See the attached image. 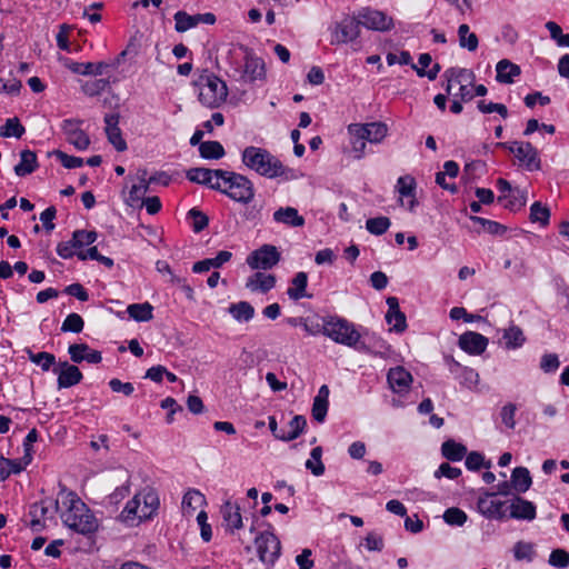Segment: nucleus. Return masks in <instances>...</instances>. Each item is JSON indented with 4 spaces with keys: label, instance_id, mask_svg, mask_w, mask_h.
I'll use <instances>...</instances> for the list:
<instances>
[{
    "label": "nucleus",
    "instance_id": "obj_1",
    "mask_svg": "<svg viewBox=\"0 0 569 569\" xmlns=\"http://www.w3.org/2000/svg\"><path fill=\"white\" fill-rule=\"evenodd\" d=\"M62 505L67 506V510L61 512V519L67 527L81 535H89L98 529L96 517L74 493L63 495Z\"/></svg>",
    "mask_w": 569,
    "mask_h": 569
},
{
    "label": "nucleus",
    "instance_id": "obj_2",
    "mask_svg": "<svg viewBox=\"0 0 569 569\" xmlns=\"http://www.w3.org/2000/svg\"><path fill=\"white\" fill-rule=\"evenodd\" d=\"M242 163L261 177L274 179L286 173L282 162L267 149L249 146L241 153Z\"/></svg>",
    "mask_w": 569,
    "mask_h": 569
},
{
    "label": "nucleus",
    "instance_id": "obj_3",
    "mask_svg": "<svg viewBox=\"0 0 569 569\" xmlns=\"http://www.w3.org/2000/svg\"><path fill=\"white\" fill-rule=\"evenodd\" d=\"M158 508V495L151 489H143L126 503L119 518L122 522L134 526L143 520L151 519Z\"/></svg>",
    "mask_w": 569,
    "mask_h": 569
},
{
    "label": "nucleus",
    "instance_id": "obj_4",
    "mask_svg": "<svg viewBox=\"0 0 569 569\" xmlns=\"http://www.w3.org/2000/svg\"><path fill=\"white\" fill-rule=\"evenodd\" d=\"M217 190L228 196L233 201L247 204L254 198L253 183L243 174L223 170L213 186Z\"/></svg>",
    "mask_w": 569,
    "mask_h": 569
},
{
    "label": "nucleus",
    "instance_id": "obj_5",
    "mask_svg": "<svg viewBox=\"0 0 569 569\" xmlns=\"http://www.w3.org/2000/svg\"><path fill=\"white\" fill-rule=\"evenodd\" d=\"M200 103L207 108H219L228 97V87L214 73L203 70L194 80Z\"/></svg>",
    "mask_w": 569,
    "mask_h": 569
},
{
    "label": "nucleus",
    "instance_id": "obj_6",
    "mask_svg": "<svg viewBox=\"0 0 569 569\" xmlns=\"http://www.w3.org/2000/svg\"><path fill=\"white\" fill-rule=\"evenodd\" d=\"M322 335L336 343L353 349L359 339L362 338L352 322L338 316H329L322 319Z\"/></svg>",
    "mask_w": 569,
    "mask_h": 569
},
{
    "label": "nucleus",
    "instance_id": "obj_7",
    "mask_svg": "<svg viewBox=\"0 0 569 569\" xmlns=\"http://www.w3.org/2000/svg\"><path fill=\"white\" fill-rule=\"evenodd\" d=\"M156 181V177L148 178V171L144 168L138 169L136 176H128L126 188L122 191L126 204L132 208L142 207L150 184Z\"/></svg>",
    "mask_w": 569,
    "mask_h": 569
},
{
    "label": "nucleus",
    "instance_id": "obj_8",
    "mask_svg": "<svg viewBox=\"0 0 569 569\" xmlns=\"http://www.w3.org/2000/svg\"><path fill=\"white\" fill-rule=\"evenodd\" d=\"M443 77L447 80V93H450L452 87L458 84L459 90L455 93V97L465 102L473 99L475 73L471 70L465 68H450L445 71Z\"/></svg>",
    "mask_w": 569,
    "mask_h": 569
},
{
    "label": "nucleus",
    "instance_id": "obj_9",
    "mask_svg": "<svg viewBox=\"0 0 569 569\" xmlns=\"http://www.w3.org/2000/svg\"><path fill=\"white\" fill-rule=\"evenodd\" d=\"M496 146L511 152L519 164L525 167L528 171H538L541 169L539 152L530 142H498Z\"/></svg>",
    "mask_w": 569,
    "mask_h": 569
},
{
    "label": "nucleus",
    "instance_id": "obj_10",
    "mask_svg": "<svg viewBox=\"0 0 569 569\" xmlns=\"http://www.w3.org/2000/svg\"><path fill=\"white\" fill-rule=\"evenodd\" d=\"M360 34V23L357 14L345 16L330 28L331 44L351 43Z\"/></svg>",
    "mask_w": 569,
    "mask_h": 569
},
{
    "label": "nucleus",
    "instance_id": "obj_11",
    "mask_svg": "<svg viewBox=\"0 0 569 569\" xmlns=\"http://www.w3.org/2000/svg\"><path fill=\"white\" fill-rule=\"evenodd\" d=\"M254 545L259 560L268 566H273L281 555L280 540L272 531L260 532Z\"/></svg>",
    "mask_w": 569,
    "mask_h": 569
},
{
    "label": "nucleus",
    "instance_id": "obj_12",
    "mask_svg": "<svg viewBox=\"0 0 569 569\" xmlns=\"http://www.w3.org/2000/svg\"><path fill=\"white\" fill-rule=\"evenodd\" d=\"M280 252L276 246L263 244L259 249L253 250L247 257V264L253 270L272 269L280 261Z\"/></svg>",
    "mask_w": 569,
    "mask_h": 569
},
{
    "label": "nucleus",
    "instance_id": "obj_13",
    "mask_svg": "<svg viewBox=\"0 0 569 569\" xmlns=\"http://www.w3.org/2000/svg\"><path fill=\"white\" fill-rule=\"evenodd\" d=\"M360 27L376 31H388L393 28L392 18L388 17L381 11L370 8H362L357 13Z\"/></svg>",
    "mask_w": 569,
    "mask_h": 569
},
{
    "label": "nucleus",
    "instance_id": "obj_14",
    "mask_svg": "<svg viewBox=\"0 0 569 569\" xmlns=\"http://www.w3.org/2000/svg\"><path fill=\"white\" fill-rule=\"evenodd\" d=\"M351 137H359L371 143H380L387 136L388 127L382 122L352 123L348 127Z\"/></svg>",
    "mask_w": 569,
    "mask_h": 569
},
{
    "label": "nucleus",
    "instance_id": "obj_15",
    "mask_svg": "<svg viewBox=\"0 0 569 569\" xmlns=\"http://www.w3.org/2000/svg\"><path fill=\"white\" fill-rule=\"evenodd\" d=\"M355 349L358 352L367 353L375 357L386 358L390 352V347L387 342L375 333L366 332L362 338L359 339L358 345Z\"/></svg>",
    "mask_w": 569,
    "mask_h": 569
},
{
    "label": "nucleus",
    "instance_id": "obj_16",
    "mask_svg": "<svg viewBox=\"0 0 569 569\" xmlns=\"http://www.w3.org/2000/svg\"><path fill=\"white\" fill-rule=\"evenodd\" d=\"M62 131L69 143L78 150H86L90 144L88 134L81 129V121L67 119L62 122Z\"/></svg>",
    "mask_w": 569,
    "mask_h": 569
},
{
    "label": "nucleus",
    "instance_id": "obj_17",
    "mask_svg": "<svg viewBox=\"0 0 569 569\" xmlns=\"http://www.w3.org/2000/svg\"><path fill=\"white\" fill-rule=\"evenodd\" d=\"M53 372L58 376L57 382L59 389H66L78 385L83 376L79 368L70 365L68 361H60L53 367Z\"/></svg>",
    "mask_w": 569,
    "mask_h": 569
},
{
    "label": "nucleus",
    "instance_id": "obj_18",
    "mask_svg": "<svg viewBox=\"0 0 569 569\" xmlns=\"http://www.w3.org/2000/svg\"><path fill=\"white\" fill-rule=\"evenodd\" d=\"M496 493H485L479 497L477 508L488 519H502L506 516V502L495 499Z\"/></svg>",
    "mask_w": 569,
    "mask_h": 569
},
{
    "label": "nucleus",
    "instance_id": "obj_19",
    "mask_svg": "<svg viewBox=\"0 0 569 569\" xmlns=\"http://www.w3.org/2000/svg\"><path fill=\"white\" fill-rule=\"evenodd\" d=\"M387 381L391 390L396 393H407L412 383L411 373L403 367L390 368L387 373Z\"/></svg>",
    "mask_w": 569,
    "mask_h": 569
},
{
    "label": "nucleus",
    "instance_id": "obj_20",
    "mask_svg": "<svg viewBox=\"0 0 569 569\" xmlns=\"http://www.w3.org/2000/svg\"><path fill=\"white\" fill-rule=\"evenodd\" d=\"M104 123H106L104 131H106L108 141L119 152L127 150V142L122 138L121 129L119 128V114L118 113L106 114Z\"/></svg>",
    "mask_w": 569,
    "mask_h": 569
},
{
    "label": "nucleus",
    "instance_id": "obj_21",
    "mask_svg": "<svg viewBox=\"0 0 569 569\" xmlns=\"http://www.w3.org/2000/svg\"><path fill=\"white\" fill-rule=\"evenodd\" d=\"M488 346V339L481 333L468 331L460 336L459 347L469 355H481Z\"/></svg>",
    "mask_w": 569,
    "mask_h": 569
},
{
    "label": "nucleus",
    "instance_id": "obj_22",
    "mask_svg": "<svg viewBox=\"0 0 569 569\" xmlns=\"http://www.w3.org/2000/svg\"><path fill=\"white\" fill-rule=\"evenodd\" d=\"M68 353L74 363L87 361L89 363L97 365L102 360L101 352L91 349L87 343L70 345L68 348Z\"/></svg>",
    "mask_w": 569,
    "mask_h": 569
},
{
    "label": "nucleus",
    "instance_id": "obj_23",
    "mask_svg": "<svg viewBox=\"0 0 569 569\" xmlns=\"http://www.w3.org/2000/svg\"><path fill=\"white\" fill-rule=\"evenodd\" d=\"M276 286V277L271 273L254 272L246 281V288L251 292L267 293Z\"/></svg>",
    "mask_w": 569,
    "mask_h": 569
},
{
    "label": "nucleus",
    "instance_id": "obj_24",
    "mask_svg": "<svg viewBox=\"0 0 569 569\" xmlns=\"http://www.w3.org/2000/svg\"><path fill=\"white\" fill-rule=\"evenodd\" d=\"M222 171L223 170L221 169L212 170L207 168H191L187 171L186 176L191 182L213 189V186H216V181Z\"/></svg>",
    "mask_w": 569,
    "mask_h": 569
},
{
    "label": "nucleus",
    "instance_id": "obj_25",
    "mask_svg": "<svg viewBox=\"0 0 569 569\" xmlns=\"http://www.w3.org/2000/svg\"><path fill=\"white\" fill-rule=\"evenodd\" d=\"M388 311L386 313V320L389 325H392V329L397 332H402L406 327V316L401 312L399 301L396 297L387 298Z\"/></svg>",
    "mask_w": 569,
    "mask_h": 569
},
{
    "label": "nucleus",
    "instance_id": "obj_26",
    "mask_svg": "<svg viewBox=\"0 0 569 569\" xmlns=\"http://www.w3.org/2000/svg\"><path fill=\"white\" fill-rule=\"evenodd\" d=\"M416 187H417V184H416L415 178L409 174L399 177L397 180L396 189L401 197L400 202H401V204H403L402 198H405V197L410 198V200L408 201V207H407L408 210H410V211H413L415 207L417 206Z\"/></svg>",
    "mask_w": 569,
    "mask_h": 569
},
{
    "label": "nucleus",
    "instance_id": "obj_27",
    "mask_svg": "<svg viewBox=\"0 0 569 569\" xmlns=\"http://www.w3.org/2000/svg\"><path fill=\"white\" fill-rule=\"evenodd\" d=\"M510 517L531 521L536 518V506L521 497H516L510 505Z\"/></svg>",
    "mask_w": 569,
    "mask_h": 569
},
{
    "label": "nucleus",
    "instance_id": "obj_28",
    "mask_svg": "<svg viewBox=\"0 0 569 569\" xmlns=\"http://www.w3.org/2000/svg\"><path fill=\"white\" fill-rule=\"evenodd\" d=\"M243 76L249 81L262 80L266 77L264 62L261 58L248 53L244 58Z\"/></svg>",
    "mask_w": 569,
    "mask_h": 569
},
{
    "label": "nucleus",
    "instance_id": "obj_29",
    "mask_svg": "<svg viewBox=\"0 0 569 569\" xmlns=\"http://www.w3.org/2000/svg\"><path fill=\"white\" fill-rule=\"evenodd\" d=\"M204 505L206 497L197 489H189L182 498L181 508L184 516L192 517Z\"/></svg>",
    "mask_w": 569,
    "mask_h": 569
},
{
    "label": "nucleus",
    "instance_id": "obj_30",
    "mask_svg": "<svg viewBox=\"0 0 569 569\" xmlns=\"http://www.w3.org/2000/svg\"><path fill=\"white\" fill-rule=\"evenodd\" d=\"M273 220L289 227H302L305 218L293 207H281L273 212Z\"/></svg>",
    "mask_w": 569,
    "mask_h": 569
},
{
    "label": "nucleus",
    "instance_id": "obj_31",
    "mask_svg": "<svg viewBox=\"0 0 569 569\" xmlns=\"http://www.w3.org/2000/svg\"><path fill=\"white\" fill-rule=\"evenodd\" d=\"M329 388L323 385L319 388L318 395L313 399L312 403V417L318 422H323L328 412L329 406Z\"/></svg>",
    "mask_w": 569,
    "mask_h": 569
},
{
    "label": "nucleus",
    "instance_id": "obj_32",
    "mask_svg": "<svg viewBox=\"0 0 569 569\" xmlns=\"http://www.w3.org/2000/svg\"><path fill=\"white\" fill-rule=\"evenodd\" d=\"M232 257V253L227 250H221L217 253L214 258H208L196 262L192 266V271L194 273H202L209 271L211 268H220L224 263H227Z\"/></svg>",
    "mask_w": 569,
    "mask_h": 569
},
{
    "label": "nucleus",
    "instance_id": "obj_33",
    "mask_svg": "<svg viewBox=\"0 0 569 569\" xmlns=\"http://www.w3.org/2000/svg\"><path fill=\"white\" fill-rule=\"evenodd\" d=\"M221 515L227 529L233 531L242 528V517L238 505L227 501L221 507Z\"/></svg>",
    "mask_w": 569,
    "mask_h": 569
},
{
    "label": "nucleus",
    "instance_id": "obj_34",
    "mask_svg": "<svg viewBox=\"0 0 569 569\" xmlns=\"http://www.w3.org/2000/svg\"><path fill=\"white\" fill-rule=\"evenodd\" d=\"M496 79L500 83H512L513 79L520 74V67L511 61L503 59L496 66Z\"/></svg>",
    "mask_w": 569,
    "mask_h": 569
},
{
    "label": "nucleus",
    "instance_id": "obj_35",
    "mask_svg": "<svg viewBox=\"0 0 569 569\" xmlns=\"http://www.w3.org/2000/svg\"><path fill=\"white\" fill-rule=\"evenodd\" d=\"M307 284L308 274L303 271L296 273V276L291 280L289 288L287 289L288 297L295 301L309 297L306 292Z\"/></svg>",
    "mask_w": 569,
    "mask_h": 569
},
{
    "label": "nucleus",
    "instance_id": "obj_36",
    "mask_svg": "<svg viewBox=\"0 0 569 569\" xmlns=\"http://www.w3.org/2000/svg\"><path fill=\"white\" fill-rule=\"evenodd\" d=\"M307 420L303 416H295L287 425L281 428L280 440L291 441L297 439L305 430Z\"/></svg>",
    "mask_w": 569,
    "mask_h": 569
},
{
    "label": "nucleus",
    "instance_id": "obj_37",
    "mask_svg": "<svg viewBox=\"0 0 569 569\" xmlns=\"http://www.w3.org/2000/svg\"><path fill=\"white\" fill-rule=\"evenodd\" d=\"M511 485L518 493H525L532 485V478L528 468L517 467L511 472Z\"/></svg>",
    "mask_w": 569,
    "mask_h": 569
},
{
    "label": "nucleus",
    "instance_id": "obj_38",
    "mask_svg": "<svg viewBox=\"0 0 569 569\" xmlns=\"http://www.w3.org/2000/svg\"><path fill=\"white\" fill-rule=\"evenodd\" d=\"M38 167L37 156L31 150H22L20 162L14 166V173L19 177H26L32 173Z\"/></svg>",
    "mask_w": 569,
    "mask_h": 569
},
{
    "label": "nucleus",
    "instance_id": "obj_39",
    "mask_svg": "<svg viewBox=\"0 0 569 569\" xmlns=\"http://www.w3.org/2000/svg\"><path fill=\"white\" fill-rule=\"evenodd\" d=\"M457 36L460 48L466 49L469 52H473L478 49L479 39L475 32L470 31L468 24H460L458 27Z\"/></svg>",
    "mask_w": 569,
    "mask_h": 569
},
{
    "label": "nucleus",
    "instance_id": "obj_40",
    "mask_svg": "<svg viewBox=\"0 0 569 569\" xmlns=\"http://www.w3.org/2000/svg\"><path fill=\"white\" fill-rule=\"evenodd\" d=\"M49 508L46 506V501L36 502L30 506V527L33 531H40L44 527V519Z\"/></svg>",
    "mask_w": 569,
    "mask_h": 569
},
{
    "label": "nucleus",
    "instance_id": "obj_41",
    "mask_svg": "<svg viewBox=\"0 0 569 569\" xmlns=\"http://www.w3.org/2000/svg\"><path fill=\"white\" fill-rule=\"evenodd\" d=\"M228 311L239 322H248L254 317V308L247 301L231 303Z\"/></svg>",
    "mask_w": 569,
    "mask_h": 569
},
{
    "label": "nucleus",
    "instance_id": "obj_42",
    "mask_svg": "<svg viewBox=\"0 0 569 569\" xmlns=\"http://www.w3.org/2000/svg\"><path fill=\"white\" fill-rule=\"evenodd\" d=\"M502 339L508 350L518 349L526 341L522 330L513 325L503 330Z\"/></svg>",
    "mask_w": 569,
    "mask_h": 569
},
{
    "label": "nucleus",
    "instance_id": "obj_43",
    "mask_svg": "<svg viewBox=\"0 0 569 569\" xmlns=\"http://www.w3.org/2000/svg\"><path fill=\"white\" fill-rule=\"evenodd\" d=\"M174 19V29L177 32H186L192 28H196L200 24L199 13L189 14L186 11H177L173 16Z\"/></svg>",
    "mask_w": 569,
    "mask_h": 569
},
{
    "label": "nucleus",
    "instance_id": "obj_44",
    "mask_svg": "<svg viewBox=\"0 0 569 569\" xmlns=\"http://www.w3.org/2000/svg\"><path fill=\"white\" fill-rule=\"evenodd\" d=\"M152 311L153 307L149 302L132 303L127 308L129 317L139 322L151 320L153 317Z\"/></svg>",
    "mask_w": 569,
    "mask_h": 569
},
{
    "label": "nucleus",
    "instance_id": "obj_45",
    "mask_svg": "<svg viewBox=\"0 0 569 569\" xmlns=\"http://www.w3.org/2000/svg\"><path fill=\"white\" fill-rule=\"evenodd\" d=\"M69 69L73 72V73H78V74H83V76H89V74H94V76H101L104 71V69L108 67L106 63L103 62H99V63H92V62H86V63H81V62H72L70 63L69 66Z\"/></svg>",
    "mask_w": 569,
    "mask_h": 569
},
{
    "label": "nucleus",
    "instance_id": "obj_46",
    "mask_svg": "<svg viewBox=\"0 0 569 569\" xmlns=\"http://www.w3.org/2000/svg\"><path fill=\"white\" fill-rule=\"evenodd\" d=\"M441 452L448 460L460 461L466 456L467 448L455 440H447L441 446Z\"/></svg>",
    "mask_w": 569,
    "mask_h": 569
},
{
    "label": "nucleus",
    "instance_id": "obj_47",
    "mask_svg": "<svg viewBox=\"0 0 569 569\" xmlns=\"http://www.w3.org/2000/svg\"><path fill=\"white\" fill-rule=\"evenodd\" d=\"M432 59L429 53H422L419 57V64L420 67H417L416 64H411L412 69L416 70L417 74L419 77H427L429 80H435L438 76V72L440 71V66L435 64L430 70L426 71L425 69L429 67Z\"/></svg>",
    "mask_w": 569,
    "mask_h": 569
},
{
    "label": "nucleus",
    "instance_id": "obj_48",
    "mask_svg": "<svg viewBox=\"0 0 569 569\" xmlns=\"http://www.w3.org/2000/svg\"><path fill=\"white\" fill-rule=\"evenodd\" d=\"M322 448L315 447L310 452V458L306 461V468L316 477L325 473V465L322 462Z\"/></svg>",
    "mask_w": 569,
    "mask_h": 569
},
{
    "label": "nucleus",
    "instance_id": "obj_49",
    "mask_svg": "<svg viewBox=\"0 0 569 569\" xmlns=\"http://www.w3.org/2000/svg\"><path fill=\"white\" fill-rule=\"evenodd\" d=\"M199 152L203 159H220L224 156V149L219 141H204L200 143Z\"/></svg>",
    "mask_w": 569,
    "mask_h": 569
},
{
    "label": "nucleus",
    "instance_id": "obj_50",
    "mask_svg": "<svg viewBox=\"0 0 569 569\" xmlns=\"http://www.w3.org/2000/svg\"><path fill=\"white\" fill-rule=\"evenodd\" d=\"M27 353L29 360L39 366L43 371H48L57 365L56 357L52 353L46 351L33 353L31 350H27Z\"/></svg>",
    "mask_w": 569,
    "mask_h": 569
},
{
    "label": "nucleus",
    "instance_id": "obj_51",
    "mask_svg": "<svg viewBox=\"0 0 569 569\" xmlns=\"http://www.w3.org/2000/svg\"><path fill=\"white\" fill-rule=\"evenodd\" d=\"M24 133V127L20 123L18 118H9L6 123L0 127V136L4 138H21Z\"/></svg>",
    "mask_w": 569,
    "mask_h": 569
},
{
    "label": "nucleus",
    "instance_id": "obj_52",
    "mask_svg": "<svg viewBox=\"0 0 569 569\" xmlns=\"http://www.w3.org/2000/svg\"><path fill=\"white\" fill-rule=\"evenodd\" d=\"M97 240L96 231L76 230L72 234V241L78 251H83L86 246H90Z\"/></svg>",
    "mask_w": 569,
    "mask_h": 569
},
{
    "label": "nucleus",
    "instance_id": "obj_53",
    "mask_svg": "<svg viewBox=\"0 0 569 569\" xmlns=\"http://www.w3.org/2000/svg\"><path fill=\"white\" fill-rule=\"evenodd\" d=\"M391 221L387 217L370 218L366 221V228L371 234L381 236L390 227Z\"/></svg>",
    "mask_w": 569,
    "mask_h": 569
},
{
    "label": "nucleus",
    "instance_id": "obj_54",
    "mask_svg": "<svg viewBox=\"0 0 569 569\" xmlns=\"http://www.w3.org/2000/svg\"><path fill=\"white\" fill-rule=\"evenodd\" d=\"M109 86V81L106 79H93L82 83L81 90L88 97L99 96Z\"/></svg>",
    "mask_w": 569,
    "mask_h": 569
},
{
    "label": "nucleus",
    "instance_id": "obj_55",
    "mask_svg": "<svg viewBox=\"0 0 569 569\" xmlns=\"http://www.w3.org/2000/svg\"><path fill=\"white\" fill-rule=\"evenodd\" d=\"M550 218V211L540 202H533L530 208L531 222H539L541 226H547Z\"/></svg>",
    "mask_w": 569,
    "mask_h": 569
},
{
    "label": "nucleus",
    "instance_id": "obj_56",
    "mask_svg": "<svg viewBox=\"0 0 569 569\" xmlns=\"http://www.w3.org/2000/svg\"><path fill=\"white\" fill-rule=\"evenodd\" d=\"M83 319L78 313H70L62 322L61 331L79 333L83 330Z\"/></svg>",
    "mask_w": 569,
    "mask_h": 569
},
{
    "label": "nucleus",
    "instance_id": "obj_57",
    "mask_svg": "<svg viewBox=\"0 0 569 569\" xmlns=\"http://www.w3.org/2000/svg\"><path fill=\"white\" fill-rule=\"evenodd\" d=\"M467 519V513L456 507L447 509L443 513V520L450 526H463Z\"/></svg>",
    "mask_w": 569,
    "mask_h": 569
},
{
    "label": "nucleus",
    "instance_id": "obj_58",
    "mask_svg": "<svg viewBox=\"0 0 569 569\" xmlns=\"http://www.w3.org/2000/svg\"><path fill=\"white\" fill-rule=\"evenodd\" d=\"M546 28L550 32V37L556 40L560 47H569V33L563 34L559 24L553 21H548Z\"/></svg>",
    "mask_w": 569,
    "mask_h": 569
},
{
    "label": "nucleus",
    "instance_id": "obj_59",
    "mask_svg": "<svg viewBox=\"0 0 569 569\" xmlns=\"http://www.w3.org/2000/svg\"><path fill=\"white\" fill-rule=\"evenodd\" d=\"M188 217L192 221V229L194 232L202 231L209 223L207 214L196 208L188 211Z\"/></svg>",
    "mask_w": 569,
    "mask_h": 569
},
{
    "label": "nucleus",
    "instance_id": "obj_60",
    "mask_svg": "<svg viewBox=\"0 0 569 569\" xmlns=\"http://www.w3.org/2000/svg\"><path fill=\"white\" fill-rule=\"evenodd\" d=\"M473 222L482 226L483 230L490 234H500L505 232V227L496 221L488 220L481 217L472 216L470 218Z\"/></svg>",
    "mask_w": 569,
    "mask_h": 569
},
{
    "label": "nucleus",
    "instance_id": "obj_61",
    "mask_svg": "<svg viewBox=\"0 0 569 569\" xmlns=\"http://www.w3.org/2000/svg\"><path fill=\"white\" fill-rule=\"evenodd\" d=\"M21 471V467L17 461L6 459L3 457L0 458V480H6L11 473H19Z\"/></svg>",
    "mask_w": 569,
    "mask_h": 569
},
{
    "label": "nucleus",
    "instance_id": "obj_62",
    "mask_svg": "<svg viewBox=\"0 0 569 569\" xmlns=\"http://www.w3.org/2000/svg\"><path fill=\"white\" fill-rule=\"evenodd\" d=\"M53 153L67 169L80 168L83 164L82 158L69 156L60 150H57Z\"/></svg>",
    "mask_w": 569,
    "mask_h": 569
},
{
    "label": "nucleus",
    "instance_id": "obj_63",
    "mask_svg": "<svg viewBox=\"0 0 569 569\" xmlns=\"http://www.w3.org/2000/svg\"><path fill=\"white\" fill-rule=\"evenodd\" d=\"M549 563L557 568L569 566V552L563 549H556L550 553Z\"/></svg>",
    "mask_w": 569,
    "mask_h": 569
},
{
    "label": "nucleus",
    "instance_id": "obj_64",
    "mask_svg": "<svg viewBox=\"0 0 569 569\" xmlns=\"http://www.w3.org/2000/svg\"><path fill=\"white\" fill-rule=\"evenodd\" d=\"M560 366L559 358L556 353H546L541 357L540 369L546 372H555Z\"/></svg>",
    "mask_w": 569,
    "mask_h": 569
}]
</instances>
